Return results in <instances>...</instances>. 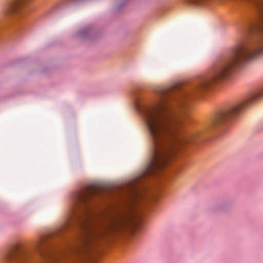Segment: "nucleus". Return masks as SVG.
Returning <instances> with one entry per match:
<instances>
[{"label": "nucleus", "mask_w": 263, "mask_h": 263, "mask_svg": "<svg viewBox=\"0 0 263 263\" xmlns=\"http://www.w3.org/2000/svg\"><path fill=\"white\" fill-rule=\"evenodd\" d=\"M83 192H84V189H83ZM83 199H84V193H83Z\"/></svg>", "instance_id": "obj_8"}, {"label": "nucleus", "mask_w": 263, "mask_h": 263, "mask_svg": "<svg viewBox=\"0 0 263 263\" xmlns=\"http://www.w3.org/2000/svg\"><path fill=\"white\" fill-rule=\"evenodd\" d=\"M130 187L127 193L128 198L130 202H134L138 198L139 194L135 187L131 186Z\"/></svg>", "instance_id": "obj_3"}, {"label": "nucleus", "mask_w": 263, "mask_h": 263, "mask_svg": "<svg viewBox=\"0 0 263 263\" xmlns=\"http://www.w3.org/2000/svg\"><path fill=\"white\" fill-rule=\"evenodd\" d=\"M72 5L74 6H77L81 5L82 0H69Z\"/></svg>", "instance_id": "obj_6"}, {"label": "nucleus", "mask_w": 263, "mask_h": 263, "mask_svg": "<svg viewBox=\"0 0 263 263\" xmlns=\"http://www.w3.org/2000/svg\"><path fill=\"white\" fill-rule=\"evenodd\" d=\"M2 261L4 263H60L61 254L42 238L31 248L15 245L4 254Z\"/></svg>", "instance_id": "obj_1"}, {"label": "nucleus", "mask_w": 263, "mask_h": 263, "mask_svg": "<svg viewBox=\"0 0 263 263\" xmlns=\"http://www.w3.org/2000/svg\"><path fill=\"white\" fill-rule=\"evenodd\" d=\"M73 36L75 38H81L82 36V30L81 28L76 29L73 33Z\"/></svg>", "instance_id": "obj_5"}, {"label": "nucleus", "mask_w": 263, "mask_h": 263, "mask_svg": "<svg viewBox=\"0 0 263 263\" xmlns=\"http://www.w3.org/2000/svg\"><path fill=\"white\" fill-rule=\"evenodd\" d=\"M83 40L84 39H85V35L84 34V32H83Z\"/></svg>", "instance_id": "obj_7"}, {"label": "nucleus", "mask_w": 263, "mask_h": 263, "mask_svg": "<svg viewBox=\"0 0 263 263\" xmlns=\"http://www.w3.org/2000/svg\"><path fill=\"white\" fill-rule=\"evenodd\" d=\"M85 233V222H84V220L83 219V256H84L85 249H86V248H87L88 246V242L87 240H86Z\"/></svg>", "instance_id": "obj_4"}, {"label": "nucleus", "mask_w": 263, "mask_h": 263, "mask_svg": "<svg viewBox=\"0 0 263 263\" xmlns=\"http://www.w3.org/2000/svg\"><path fill=\"white\" fill-rule=\"evenodd\" d=\"M82 189L80 187L73 191L71 195V200L73 204V215L71 221L64 227V229L69 228L72 226L80 227L81 226V212L82 203Z\"/></svg>", "instance_id": "obj_2"}, {"label": "nucleus", "mask_w": 263, "mask_h": 263, "mask_svg": "<svg viewBox=\"0 0 263 263\" xmlns=\"http://www.w3.org/2000/svg\"><path fill=\"white\" fill-rule=\"evenodd\" d=\"M83 263H84V256H83Z\"/></svg>", "instance_id": "obj_9"}]
</instances>
